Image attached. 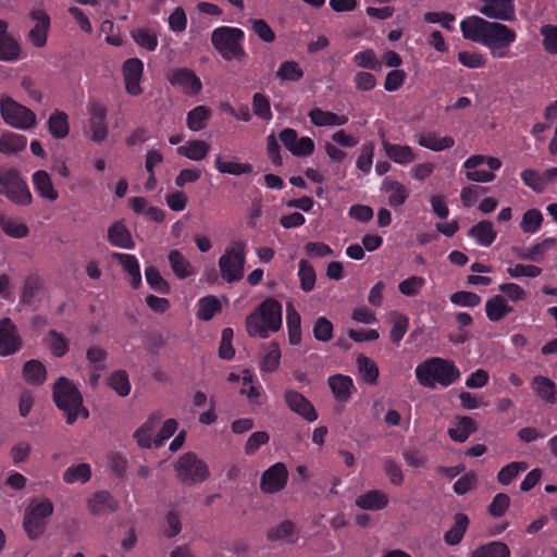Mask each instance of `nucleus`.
I'll return each mask as SVG.
<instances>
[{
  "label": "nucleus",
  "instance_id": "f257e3e1",
  "mask_svg": "<svg viewBox=\"0 0 557 557\" xmlns=\"http://www.w3.org/2000/svg\"><path fill=\"white\" fill-rule=\"evenodd\" d=\"M460 30L466 39L486 47L496 59L508 58L509 49L517 40L516 30L508 25L478 15L463 18Z\"/></svg>",
  "mask_w": 557,
  "mask_h": 557
},
{
  "label": "nucleus",
  "instance_id": "f03ea898",
  "mask_svg": "<svg viewBox=\"0 0 557 557\" xmlns=\"http://www.w3.org/2000/svg\"><path fill=\"white\" fill-rule=\"evenodd\" d=\"M416 379L425 388H435L437 385L448 387L456 383L461 375L454 361L433 357L416 367Z\"/></svg>",
  "mask_w": 557,
  "mask_h": 557
},
{
  "label": "nucleus",
  "instance_id": "7ed1b4c3",
  "mask_svg": "<svg viewBox=\"0 0 557 557\" xmlns=\"http://www.w3.org/2000/svg\"><path fill=\"white\" fill-rule=\"evenodd\" d=\"M282 326V305L267 298L246 318V331L251 337L268 338Z\"/></svg>",
  "mask_w": 557,
  "mask_h": 557
},
{
  "label": "nucleus",
  "instance_id": "20e7f679",
  "mask_svg": "<svg viewBox=\"0 0 557 557\" xmlns=\"http://www.w3.org/2000/svg\"><path fill=\"white\" fill-rule=\"evenodd\" d=\"M53 400L66 417V422L73 424L78 416L87 419L89 412L83 407V398L75 384L61 376L53 386Z\"/></svg>",
  "mask_w": 557,
  "mask_h": 557
},
{
  "label": "nucleus",
  "instance_id": "39448f33",
  "mask_svg": "<svg viewBox=\"0 0 557 557\" xmlns=\"http://www.w3.org/2000/svg\"><path fill=\"white\" fill-rule=\"evenodd\" d=\"M245 34L240 28L221 26L215 28L211 35L214 49L226 61H242L246 57L243 46Z\"/></svg>",
  "mask_w": 557,
  "mask_h": 557
},
{
  "label": "nucleus",
  "instance_id": "423d86ee",
  "mask_svg": "<svg viewBox=\"0 0 557 557\" xmlns=\"http://www.w3.org/2000/svg\"><path fill=\"white\" fill-rule=\"evenodd\" d=\"M246 245L236 242L227 246L219 259V269L224 281L232 284L244 277Z\"/></svg>",
  "mask_w": 557,
  "mask_h": 557
},
{
  "label": "nucleus",
  "instance_id": "0eeeda50",
  "mask_svg": "<svg viewBox=\"0 0 557 557\" xmlns=\"http://www.w3.org/2000/svg\"><path fill=\"white\" fill-rule=\"evenodd\" d=\"M53 504L48 498L33 500L28 505L25 511L23 527L30 540H37L44 534L47 520L53 513Z\"/></svg>",
  "mask_w": 557,
  "mask_h": 557
},
{
  "label": "nucleus",
  "instance_id": "6e6552de",
  "mask_svg": "<svg viewBox=\"0 0 557 557\" xmlns=\"http://www.w3.org/2000/svg\"><path fill=\"white\" fill-rule=\"evenodd\" d=\"M177 479L185 485H197L206 481L210 471L207 463L194 453H185L174 463Z\"/></svg>",
  "mask_w": 557,
  "mask_h": 557
},
{
  "label": "nucleus",
  "instance_id": "1a4fd4ad",
  "mask_svg": "<svg viewBox=\"0 0 557 557\" xmlns=\"http://www.w3.org/2000/svg\"><path fill=\"white\" fill-rule=\"evenodd\" d=\"M0 114L8 125L20 131L37 125L36 113L11 97L0 99Z\"/></svg>",
  "mask_w": 557,
  "mask_h": 557
},
{
  "label": "nucleus",
  "instance_id": "9d476101",
  "mask_svg": "<svg viewBox=\"0 0 557 557\" xmlns=\"http://www.w3.org/2000/svg\"><path fill=\"white\" fill-rule=\"evenodd\" d=\"M502 166V161L496 157L473 154L462 164L466 170V178L475 183H490L495 180V171Z\"/></svg>",
  "mask_w": 557,
  "mask_h": 557
},
{
  "label": "nucleus",
  "instance_id": "9b49d317",
  "mask_svg": "<svg viewBox=\"0 0 557 557\" xmlns=\"http://www.w3.org/2000/svg\"><path fill=\"white\" fill-rule=\"evenodd\" d=\"M0 194L21 206L29 205L33 199L26 182L14 169L0 170Z\"/></svg>",
  "mask_w": 557,
  "mask_h": 557
},
{
  "label": "nucleus",
  "instance_id": "f8f14e48",
  "mask_svg": "<svg viewBox=\"0 0 557 557\" xmlns=\"http://www.w3.org/2000/svg\"><path fill=\"white\" fill-rule=\"evenodd\" d=\"M88 125L86 136L96 144L103 143L109 134L107 109L99 102H89L87 106Z\"/></svg>",
  "mask_w": 557,
  "mask_h": 557
},
{
  "label": "nucleus",
  "instance_id": "ddd939ff",
  "mask_svg": "<svg viewBox=\"0 0 557 557\" xmlns=\"http://www.w3.org/2000/svg\"><path fill=\"white\" fill-rule=\"evenodd\" d=\"M479 12L488 20L512 22L516 20L513 0H481Z\"/></svg>",
  "mask_w": 557,
  "mask_h": 557
},
{
  "label": "nucleus",
  "instance_id": "4468645a",
  "mask_svg": "<svg viewBox=\"0 0 557 557\" xmlns=\"http://www.w3.org/2000/svg\"><path fill=\"white\" fill-rule=\"evenodd\" d=\"M280 140L284 147L295 157H308L314 151V141L308 136L298 137L293 128H284L280 135Z\"/></svg>",
  "mask_w": 557,
  "mask_h": 557
},
{
  "label": "nucleus",
  "instance_id": "2eb2a0df",
  "mask_svg": "<svg viewBox=\"0 0 557 557\" xmlns=\"http://www.w3.org/2000/svg\"><path fill=\"white\" fill-rule=\"evenodd\" d=\"M169 83L188 96L198 95L201 91L202 84L194 71L182 67L170 72Z\"/></svg>",
  "mask_w": 557,
  "mask_h": 557
},
{
  "label": "nucleus",
  "instance_id": "dca6fc26",
  "mask_svg": "<svg viewBox=\"0 0 557 557\" xmlns=\"http://www.w3.org/2000/svg\"><path fill=\"white\" fill-rule=\"evenodd\" d=\"M35 25L28 32L27 38L36 48H44L47 45L48 34L50 30V17L41 9H34L29 13Z\"/></svg>",
  "mask_w": 557,
  "mask_h": 557
},
{
  "label": "nucleus",
  "instance_id": "f3484780",
  "mask_svg": "<svg viewBox=\"0 0 557 557\" xmlns=\"http://www.w3.org/2000/svg\"><path fill=\"white\" fill-rule=\"evenodd\" d=\"M287 479L288 471L286 466L277 462L262 473L260 487L262 492L273 494L285 487Z\"/></svg>",
  "mask_w": 557,
  "mask_h": 557
},
{
  "label": "nucleus",
  "instance_id": "a211bd4d",
  "mask_svg": "<svg viewBox=\"0 0 557 557\" xmlns=\"http://www.w3.org/2000/svg\"><path fill=\"white\" fill-rule=\"evenodd\" d=\"M21 338L17 334L16 326L9 319L0 320V355L10 356L21 348Z\"/></svg>",
  "mask_w": 557,
  "mask_h": 557
},
{
  "label": "nucleus",
  "instance_id": "6ab92c4d",
  "mask_svg": "<svg viewBox=\"0 0 557 557\" xmlns=\"http://www.w3.org/2000/svg\"><path fill=\"white\" fill-rule=\"evenodd\" d=\"M144 73V63L137 58L128 59L123 65V76L126 91L132 96L141 94L140 86L141 76Z\"/></svg>",
  "mask_w": 557,
  "mask_h": 557
},
{
  "label": "nucleus",
  "instance_id": "aec40b11",
  "mask_svg": "<svg viewBox=\"0 0 557 557\" xmlns=\"http://www.w3.org/2000/svg\"><path fill=\"white\" fill-rule=\"evenodd\" d=\"M284 398L288 408L307 421L313 422L318 419V413L312 404L300 393L296 391H287Z\"/></svg>",
  "mask_w": 557,
  "mask_h": 557
},
{
  "label": "nucleus",
  "instance_id": "412c9836",
  "mask_svg": "<svg viewBox=\"0 0 557 557\" xmlns=\"http://www.w3.org/2000/svg\"><path fill=\"white\" fill-rule=\"evenodd\" d=\"M310 122L317 127H338L348 123V116L314 107L308 112Z\"/></svg>",
  "mask_w": 557,
  "mask_h": 557
},
{
  "label": "nucleus",
  "instance_id": "4be33fe9",
  "mask_svg": "<svg viewBox=\"0 0 557 557\" xmlns=\"http://www.w3.org/2000/svg\"><path fill=\"white\" fill-rule=\"evenodd\" d=\"M382 147L385 156L396 164L408 165L416 160L413 149L408 145L393 144L383 138Z\"/></svg>",
  "mask_w": 557,
  "mask_h": 557
},
{
  "label": "nucleus",
  "instance_id": "5701e85b",
  "mask_svg": "<svg viewBox=\"0 0 557 557\" xmlns=\"http://www.w3.org/2000/svg\"><path fill=\"white\" fill-rule=\"evenodd\" d=\"M87 508L95 516H102L117 509V502L107 491L96 492L87 499Z\"/></svg>",
  "mask_w": 557,
  "mask_h": 557
},
{
  "label": "nucleus",
  "instance_id": "b1692460",
  "mask_svg": "<svg viewBox=\"0 0 557 557\" xmlns=\"http://www.w3.org/2000/svg\"><path fill=\"white\" fill-rule=\"evenodd\" d=\"M327 385L337 401L347 403L355 389L354 381L344 374H334L327 379Z\"/></svg>",
  "mask_w": 557,
  "mask_h": 557
},
{
  "label": "nucleus",
  "instance_id": "393cba45",
  "mask_svg": "<svg viewBox=\"0 0 557 557\" xmlns=\"http://www.w3.org/2000/svg\"><path fill=\"white\" fill-rule=\"evenodd\" d=\"M47 128L53 139L61 140L66 138L71 129L69 114L55 109L47 120Z\"/></svg>",
  "mask_w": 557,
  "mask_h": 557
},
{
  "label": "nucleus",
  "instance_id": "a878e982",
  "mask_svg": "<svg viewBox=\"0 0 557 557\" xmlns=\"http://www.w3.org/2000/svg\"><path fill=\"white\" fill-rule=\"evenodd\" d=\"M32 182L35 191L42 199L53 202L59 198V193L54 188L51 176L48 172L44 170L34 172L32 175Z\"/></svg>",
  "mask_w": 557,
  "mask_h": 557
},
{
  "label": "nucleus",
  "instance_id": "bb28decb",
  "mask_svg": "<svg viewBox=\"0 0 557 557\" xmlns=\"http://www.w3.org/2000/svg\"><path fill=\"white\" fill-rule=\"evenodd\" d=\"M417 143L419 146L431 151L441 152L454 147L455 139L447 135L441 136L436 132H426L417 135Z\"/></svg>",
  "mask_w": 557,
  "mask_h": 557
},
{
  "label": "nucleus",
  "instance_id": "cd10ccee",
  "mask_svg": "<svg viewBox=\"0 0 557 557\" xmlns=\"http://www.w3.org/2000/svg\"><path fill=\"white\" fill-rule=\"evenodd\" d=\"M214 165L221 174L239 176L252 172V165L250 163L240 162L237 157L224 158L218 154L214 158Z\"/></svg>",
  "mask_w": 557,
  "mask_h": 557
},
{
  "label": "nucleus",
  "instance_id": "c85d7f7f",
  "mask_svg": "<svg viewBox=\"0 0 557 557\" xmlns=\"http://www.w3.org/2000/svg\"><path fill=\"white\" fill-rule=\"evenodd\" d=\"M388 495L381 490H370L359 495L355 504L363 510H382L388 505Z\"/></svg>",
  "mask_w": 557,
  "mask_h": 557
},
{
  "label": "nucleus",
  "instance_id": "c756f323",
  "mask_svg": "<svg viewBox=\"0 0 557 557\" xmlns=\"http://www.w3.org/2000/svg\"><path fill=\"white\" fill-rule=\"evenodd\" d=\"M112 258L121 263L131 285L138 288L141 284V274L137 258L134 255L122 252H113Z\"/></svg>",
  "mask_w": 557,
  "mask_h": 557
},
{
  "label": "nucleus",
  "instance_id": "7c9ffc66",
  "mask_svg": "<svg viewBox=\"0 0 557 557\" xmlns=\"http://www.w3.org/2000/svg\"><path fill=\"white\" fill-rule=\"evenodd\" d=\"M108 240L112 246L122 249H133L135 247L131 232L121 221L114 222L109 226Z\"/></svg>",
  "mask_w": 557,
  "mask_h": 557
},
{
  "label": "nucleus",
  "instance_id": "2f4dec72",
  "mask_svg": "<svg viewBox=\"0 0 557 557\" xmlns=\"http://www.w3.org/2000/svg\"><path fill=\"white\" fill-rule=\"evenodd\" d=\"M531 387L543 401L550 405L557 403V387L550 379L543 375L534 376L531 381Z\"/></svg>",
  "mask_w": 557,
  "mask_h": 557
},
{
  "label": "nucleus",
  "instance_id": "473e14b6",
  "mask_svg": "<svg viewBox=\"0 0 557 557\" xmlns=\"http://www.w3.org/2000/svg\"><path fill=\"white\" fill-rule=\"evenodd\" d=\"M210 151V145L206 140L191 139L177 147L176 153L191 161L203 160Z\"/></svg>",
  "mask_w": 557,
  "mask_h": 557
},
{
  "label": "nucleus",
  "instance_id": "72a5a7b5",
  "mask_svg": "<svg viewBox=\"0 0 557 557\" xmlns=\"http://www.w3.org/2000/svg\"><path fill=\"white\" fill-rule=\"evenodd\" d=\"M381 191L389 194L388 205L393 208L403 206L409 196L408 189L403 183L389 178L383 180Z\"/></svg>",
  "mask_w": 557,
  "mask_h": 557
},
{
  "label": "nucleus",
  "instance_id": "f704fd0d",
  "mask_svg": "<svg viewBox=\"0 0 557 557\" xmlns=\"http://www.w3.org/2000/svg\"><path fill=\"white\" fill-rule=\"evenodd\" d=\"M168 258L170 267L177 278L185 280L196 274V270L190 261L180 250H171Z\"/></svg>",
  "mask_w": 557,
  "mask_h": 557
},
{
  "label": "nucleus",
  "instance_id": "c9c22d12",
  "mask_svg": "<svg viewBox=\"0 0 557 557\" xmlns=\"http://www.w3.org/2000/svg\"><path fill=\"white\" fill-rule=\"evenodd\" d=\"M468 236L475 240L479 246L488 247L496 239L497 233L490 221H481L473 225Z\"/></svg>",
  "mask_w": 557,
  "mask_h": 557
},
{
  "label": "nucleus",
  "instance_id": "e433bc0d",
  "mask_svg": "<svg viewBox=\"0 0 557 557\" xmlns=\"http://www.w3.org/2000/svg\"><path fill=\"white\" fill-rule=\"evenodd\" d=\"M159 422L160 418L153 414L134 432V438L139 447L149 448L153 445V434L159 426Z\"/></svg>",
  "mask_w": 557,
  "mask_h": 557
},
{
  "label": "nucleus",
  "instance_id": "4c0bfd02",
  "mask_svg": "<svg viewBox=\"0 0 557 557\" xmlns=\"http://www.w3.org/2000/svg\"><path fill=\"white\" fill-rule=\"evenodd\" d=\"M512 311V308L507 304L506 299L496 295L491 297L485 302V313L490 321L498 322Z\"/></svg>",
  "mask_w": 557,
  "mask_h": 557
},
{
  "label": "nucleus",
  "instance_id": "58836bf2",
  "mask_svg": "<svg viewBox=\"0 0 557 557\" xmlns=\"http://www.w3.org/2000/svg\"><path fill=\"white\" fill-rule=\"evenodd\" d=\"M62 478L66 484H85L91 478V467L86 462L71 465L64 470Z\"/></svg>",
  "mask_w": 557,
  "mask_h": 557
},
{
  "label": "nucleus",
  "instance_id": "ea45409f",
  "mask_svg": "<svg viewBox=\"0 0 557 557\" xmlns=\"http://www.w3.org/2000/svg\"><path fill=\"white\" fill-rule=\"evenodd\" d=\"M131 208L137 214L144 215L146 219L154 222H161L164 219V212L158 207L151 206L144 197H133Z\"/></svg>",
  "mask_w": 557,
  "mask_h": 557
},
{
  "label": "nucleus",
  "instance_id": "a19ab883",
  "mask_svg": "<svg viewBox=\"0 0 557 557\" xmlns=\"http://www.w3.org/2000/svg\"><path fill=\"white\" fill-rule=\"evenodd\" d=\"M475 431L474 421L467 416L457 417L455 426L448 430L450 438L458 443L466 442L469 436Z\"/></svg>",
  "mask_w": 557,
  "mask_h": 557
},
{
  "label": "nucleus",
  "instance_id": "79ce46f5",
  "mask_svg": "<svg viewBox=\"0 0 557 557\" xmlns=\"http://www.w3.org/2000/svg\"><path fill=\"white\" fill-rule=\"evenodd\" d=\"M27 139L24 135L7 132L0 137V152L14 154L25 149Z\"/></svg>",
  "mask_w": 557,
  "mask_h": 557
},
{
  "label": "nucleus",
  "instance_id": "37998d69",
  "mask_svg": "<svg viewBox=\"0 0 557 557\" xmlns=\"http://www.w3.org/2000/svg\"><path fill=\"white\" fill-rule=\"evenodd\" d=\"M286 324L288 329V341L292 345H298L301 341V318L293 304L286 306Z\"/></svg>",
  "mask_w": 557,
  "mask_h": 557
},
{
  "label": "nucleus",
  "instance_id": "c03bdc74",
  "mask_svg": "<svg viewBox=\"0 0 557 557\" xmlns=\"http://www.w3.org/2000/svg\"><path fill=\"white\" fill-rule=\"evenodd\" d=\"M21 54L22 47L12 35L0 37V61L16 62Z\"/></svg>",
  "mask_w": 557,
  "mask_h": 557
},
{
  "label": "nucleus",
  "instance_id": "a18cd8bd",
  "mask_svg": "<svg viewBox=\"0 0 557 557\" xmlns=\"http://www.w3.org/2000/svg\"><path fill=\"white\" fill-rule=\"evenodd\" d=\"M211 116V110L206 106H197L187 113L186 125L191 132L202 131Z\"/></svg>",
  "mask_w": 557,
  "mask_h": 557
},
{
  "label": "nucleus",
  "instance_id": "49530a36",
  "mask_svg": "<svg viewBox=\"0 0 557 557\" xmlns=\"http://www.w3.org/2000/svg\"><path fill=\"white\" fill-rule=\"evenodd\" d=\"M468 525L469 518L465 513L455 515L453 527L444 535L445 542L448 545L459 544L467 531Z\"/></svg>",
  "mask_w": 557,
  "mask_h": 557
},
{
  "label": "nucleus",
  "instance_id": "de8ad7c7",
  "mask_svg": "<svg viewBox=\"0 0 557 557\" xmlns=\"http://www.w3.org/2000/svg\"><path fill=\"white\" fill-rule=\"evenodd\" d=\"M470 557H510V550L503 542L494 541L472 550Z\"/></svg>",
  "mask_w": 557,
  "mask_h": 557
},
{
  "label": "nucleus",
  "instance_id": "09e8293b",
  "mask_svg": "<svg viewBox=\"0 0 557 557\" xmlns=\"http://www.w3.org/2000/svg\"><path fill=\"white\" fill-rule=\"evenodd\" d=\"M135 42L148 51H154L158 46V35L152 28L140 27L132 32Z\"/></svg>",
  "mask_w": 557,
  "mask_h": 557
},
{
  "label": "nucleus",
  "instance_id": "8fccbe9b",
  "mask_svg": "<svg viewBox=\"0 0 557 557\" xmlns=\"http://www.w3.org/2000/svg\"><path fill=\"white\" fill-rule=\"evenodd\" d=\"M220 309V301L214 296H206L197 301V317L202 321L211 320Z\"/></svg>",
  "mask_w": 557,
  "mask_h": 557
},
{
  "label": "nucleus",
  "instance_id": "3c124183",
  "mask_svg": "<svg viewBox=\"0 0 557 557\" xmlns=\"http://www.w3.org/2000/svg\"><path fill=\"white\" fill-rule=\"evenodd\" d=\"M268 537L272 541L282 540L287 543H295L298 539V535L294 524L286 520L272 528L268 533Z\"/></svg>",
  "mask_w": 557,
  "mask_h": 557
},
{
  "label": "nucleus",
  "instance_id": "603ef678",
  "mask_svg": "<svg viewBox=\"0 0 557 557\" xmlns=\"http://www.w3.org/2000/svg\"><path fill=\"white\" fill-rule=\"evenodd\" d=\"M304 71L296 61L288 60L280 64L276 71V77L286 82H298L302 78Z\"/></svg>",
  "mask_w": 557,
  "mask_h": 557
},
{
  "label": "nucleus",
  "instance_id": "864d4df0",
  "mask_svg": "<svg viewBox=\"0 0 557 557\" xmlns=\"http://www.w3.org/2000/svg\"><path fill=\"white\" fill-rule=\"evenodd\" d=\"M46 374L47 372L45 366L37 360H30L24 364L23 375L24 379L30 384H42L46 380Z\"/></svg>",
  "mask_w": 557,
  "mask_h": 557
},
{
  "label": "nucleus",
  "instance_id": "5fc2aeb1",
  "mask_svg": "<svg viewBox=\"0 0 557 557\" xmlns=\"http://www.w3.org/2000/svg\"><path fill=\"white\" fill-rule=\"evenodd\" d=\"M557 244L556 238L549 237L545 238L541 243H537L529 248H527L521 258L531 261H541L546 251L554 248Z\"/></svg>",
  "mask_w": 557,
  "mask_h": 557
},
{
  "label": "nucleus",
  "instance_id": "6e6d98bb",
  "mask_svg": "<svg viewBox=\"0 0 557 557\" xmlns=\"http://www.w3.org/2000/svg\"><path fill=\"white\" fill-rule=\"evenodd\" d=\"M108 384L121 397H125L131 393V382L127 373L123 370L112 372L108 379Z\"/></svg>",
  "mask_w": 557,
  "mask_h": 557
},
{
  "label": "nucleus",
  "instance_id": "4d7b16f0",
  "mask_svg": "<svg viewBox=\"0 0 557 557\" xmlns=\"http://www.w3.org/2000/svg\"><path fill=\"white\" fill-rule=\"evenodd\" d=\"M0 227L12 238H24L29 232L25 223L3 215H0Z\"/></svg>",
  "mask_w": 557,
  "mask_h": 557
},
{
  "label": "nucleus",
  "instance_id": "13d9d810",
  "mask_svg": "<svg viewBox=\"0 0 557 557\" xmlns=\"http://www.w3.org/2000/svg\"><path fill=\"white\" fill-rule=\"evenodd\" d=\"M542 222V212L537 209H529L522 215L520 228L523 233L534 234L541 228Z\"/></svg>",
  "mask_w": 557,
  "mask_h": 557
},
{
  "label": "nucleus",
  "instance_id": "bf43d9fd",
  "mask_svg": "<svg viewBox=\"0 0 557 557\" xmlns=\"http://www.w3.org/2000/svg\"><path fill=\"white\" fill-rule=\"evenodd\" d=\"M358 370L362 379L369 383L374 384L379 377V368L376 363L367 356L360 355L357 358Z\"/></svg>",
  "mask_w": 557,
  "mask_h": 557
},
{
  "label": "nucleus",
  "instance_id": "052dcab7",
  "mask_svg": "<svg viewBox=\"0 0 557 557\" xmlns=\"http://www.w3.org/2000/svg\"><path fill=\"white\" fill-rule=\"evenodd\" d=\"M45 343L52 352V355L55 357H62L69 350L67 339L55 331H50L46 335Z\"/></svg>",
  "mask_w": 557,
  "mask_h": 557
},
{
  "label": "nucleus",
  "instance_id": "680f3d73",
  "mask_svg": "<svg viewBox=\"0 0 557 557\" xmlns=\"http://www.w3.org/2000/svg\"><path fill=\"white\" fill-rule=\"evenodd\" d=\"M542 45L549 54H557V25L545 24L540 27Z\"/></svg>",
  "mask_w": 557,
  "mask_h": 557
},
{
  "label": "nucleus",
  "instance_id": "e2e57ef3",
  "mask_svg": "<svg viewBox=\"0 0 557 557\" xmlns=\"http://www.w3.org/2000/svg\"><path fill=\"white\" fill-rule=\"evenodd\" d=\"M528 465L523 461H513L500 469L497 480L503 485L510 484L521 472L525 471Z\"/></svg>",
  "mask_w": 557,
  "mask_h": 557
},
{
  "label": "nucleus",
  "instance_id": "0e129e2a",
  "mask_svg": "<svg viewBox=\"0 0 557 557\" xmlns=\"http://www.w3.org/2000/svg\"><path fill=\"white\" fill-rule=\"evenodd\" d=\"M281 361V350L276 343L272 342L268 345L265 354L262 358L261 370L265 372H274Z\"/></svg>",
  "mask_w": 557,
  "mask_h": 557
},
{
  "label": "nucleus",
  "instance_id": "69168bd1",
  "mask_svg": "<svg viewBox=\"0 0 557 557\" xmlns=\"http://www.w3.org/2000/svg\"><path fill=\"white\" fill-rule=\"evenodd\" d=\"M424 285L425 280L422 276L411 275L398 284V289L406 297H416L421 293Z\"/></svg>",
  "mask_w": 557,
  "mask_h": 557
},
{
  "label": "nucleus",
  "instance_id": "338daca9",
  "mask_svg": "<svg viewBox=\"0 0 557 557\" xmlns=\"http://www.w3.org/2000/svg\"><path fill=\"white\" fill-rule=\"evenodd\" d=\"M520 176L523 184L533 191L543 193L545 190L546 186L543 173L533 169H525L521 172Z\"/></svg>",
  "mask_w": 557,
  "mask_h": 557
},
{
  "label": "nucleus",
  "instance_id": "774afa93",
  "mask_svg": "<svg viewBox=\"0 0 557 557\" xmlns=\"http://www.w3.org/2000/svg\"><path fill=\"white\" fill-rule=\"evenodd\" d=\"M354 63L362 69L372 71L381 70V62L372 49H367L356 53L352 58Z\"/></svg>",
  "mask_w": 557,
  "mask_h": 557
}]
</instances>
